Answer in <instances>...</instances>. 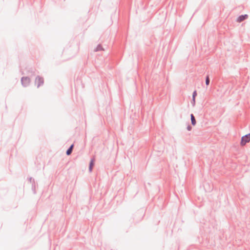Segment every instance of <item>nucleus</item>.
Segmentation results:
<instances>
[{"label":"nucleus","instance_id":"f257e3e1","mask_svg":"<svg viewBox=\"0 0 250 250\" xmlns=\"http://www.w3.org/2000/svg\"><path fill=\"white\" fill-rule=\"evenodd\" d=\"M31 83V79L29 76L22 77L21 78V83L23 87H27Z\"/></svg>","mask_w":250,"mask_h":250},{"label":"nucleus","instance_id":"dca6fc26","mask_svg":"<svg viewBox=\"0 0 250 250\" xmlns=\"http://www.w3.org/2000/svg\"><path fill=\"white\" fill-rule=\"evenodd\" d=\"M21 74H22V75L24 74V72H21Z\"/></svg>","mask_w":250,"mask_h":250},{"label":"nucleus","instance_id":"423d86ee","mask_svg":"<svg viewBox=\"0 0 250 250\" xmlns=\"http://www.w3.org/2000/svg\"><path fill=\"white\" fill-rule=\"evenodd\" d=\"M95 164V158H93L91 159V160L89 164L88 170L89 172H91L93 169V167Z\"/></svg>","mask_w":250,"mask_h":250},{"label":"nucleus","instance_id":"6e6552de","mask_svg":"<svg viewBox=\"0 0 250 250\" xmlns=\"http://www.w3.org/2000/svg\"><path fill=\"white\" fill-rule=\"evenodd\" d=\"M191 123V125L194 126L196 124L195 118L193 114H190Z\"/></svg>","mask_w":250,"mask_h":250},{"label":"nucleus","instance_id":"7ed1b4c3","mask_svg":"<svg viewBox=\"0 0 250 250\" xmlns=\"http://www.w3.org/2000/svg\"><path fill=\"white\" fill-rule=\"evenodd\" d=\"M35 84L37 85V88L42 85L44 83V79L40 76H37L35 80Z\"/></svg>","mask_w":250,"mask_h":250},{"label":"nucleus","instance_id":"20e7f679","mask_svg":"<svg viewBox=\"0 0 250 250\" xmlns=\"http://www.w3.org/2000/svg\"><path fill=\"white\" fill-rule=\"evenodd\" d=\"M36 69L33 68H29L27 69L26 74L29 77H32L36 75Z\"/></svg>","mask_w":250,"mask_h":250},{"label":"nucleus","instance_id":"1a4fd4ad","mask_svg":"<svg viewBox=\"0 0 250 250\" xmlns=\"http://www.w3.org/2000/svg\"><path fill=\"white\" fill-rule=\"evenodd\" d=\"M32 190L34 194H36L37 193L36 190V183L35 179H33V182L32 183V186H31Z\"/></svg>","mask_w":250,"mask_h":250},{"label":"nucleus","instance_id":"ddd939ff","mask_svg":"<svg viewBox=\"0 0 250 250\" xmlns=\"http://www.w3.org/2000/svg\"><path fill=\"white\" fill-rule=\"evenodd\" d=\"M197 95V91L196 90H194L192 93V98H196V97Z\"/></svg>","mask_w":250,"mask_h":250},{"label":"nucleus","instance_id":"9b49d317","mask_svg":"<svg viewBox=\"0 0 250 250\" xmlns=\"http://www.w3.org/2000/svg\"><path fill=\"white\" fill-rule=\"evenodd\" d=\"M205 83H206V85H207V86H208L209 84L210 78H209L208 74L206 77Z\"/></svg>","mask_w":250,"mask_h":250},{"label":"nucleus","instance_id":"4468645a","mask_svg":"<svg viewBox=\"0 0 250 250\" xmlns=\"http://www.w3.org/2000/svg\"><path fill=\"white\" fill-rule=\"evenodd\" d=\"M187 129L188 131H190L192 129V126L190 125H188L187 127Z\"/></svg>","mask_w":250,"mask_h":250},{"label":"nucleus","instance_id":"2eb2a0df","mask_svg":"<svg viewBox=\"0 0 250 250\" xmlns=\"http://www.w3.org/2000/svg\"><path fill=\"white\" fill-rule=\"evenodd\" d=\"M33 179H33L32 177H29V178H28V181H29L30 183H32V182H33Z\"/></svg>","mask_w":250,"mask_h":250},{"label":"nucleus","instance_id":"f03ea898","mask_svg":"<svg viewBox=\"0 0 250 250\" xmlns=\"http://www.w3.org/2000/svg\"><path fill=\"white\" fill-rule=\"evenodd\" d=\"M250 141V133H248L242 137L240 142L241 146H244L247 143Z\"/></svg>","mask_w":250,"mask_h":250},{"label":"nucleus","instance_id":"0eeeda50","mask_svg":"<svg viewBox=\"0 0 250 250\" xmlns=\"http://www.w3.org/2000/svg\"><path fill=\"white\" fill-rule=\"evenodd\" d=\"M74 144H72L69 147V148L67 149V150L66 151V154L67 155H68V156L70 155L72 153L73 149V148H74Z\"/></svg>","mask_w":250,"mask_h":250},{"label":"nucleus","instance_id":"9d476101","mask_svg":"<svg viewBox=\"0 0 250 250\" xmlns=\"http://www.w3.org/2000/svg\"><path fill=\"white\" fill-rule=\"evenodd\" d=\"M104 48L102 46V45L101 44H99L97 47H96V48L94 49V51L95 52H98V51H102V50H104Z\"/></svg>","mask_w":250,"mask_h":250},{"label":"nucleus","instance_id":"39448f33","mask_svg":"<svg viewBox=\"0 0 250 250\" xmlns=\"http://www.w3.org/2000/svg\"><path fill=\"white\" fill-rule=\"evenodd\" d=\"M248 15L247 14H244L240 15L237 19L236 21L238 22H241L246 19H248Z\"/></svg>","mask_w":250,"mask_h":250},{"label":"nucleus","instance_id":"f8f14e48","mask_svg":"<svg viewBox=\"0 0 250 250\" xmlns=\"http://www.w3.org/2000/svg\"><path fill=\"white\" fill-rule=\"evenodd\" d=\"M191 103L193 106H194L195 105V98H192V100L191 101Z\"/></svg>","mask_w":250,"mask_h":250}]
</instances>
